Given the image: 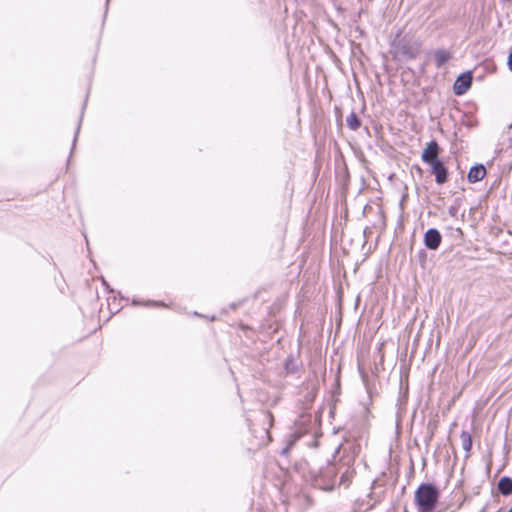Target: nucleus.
<instances>
[{"mask_svg": "<svg viewBox=\"0 0 512 512\" xmlns=\"http://www.w3.org/2000/svg\"><path fill=\"white\" fill-rule=\"evenodd\" d=\"M414 498L418 512H432L438 502L439 491L432 484H421Z\"/></svg>", "mask_w": 512, "mask_h": 512, "instance_id": "obj_1", "label": "nucleus"}, {"mask_svg": "<svg viewBox=\"0 0 512 512\" xmlns=\"http://www.w3.org/2000/svg\"><path fill=\"white\" fill-rule=\"evenodd\" d=\"M399 32L391 43V53L395 58L411 60L420 53V44L410 39L400 38Z\"/></svg>", "mask_w": 512, "mask_h": 512, "instance_id": "obj_2", "label": "nucleus"}, {"mask_svg": "<svg viewBox=\"0 0 512 512\" xmlns=\"http://www.w3.org/2000/svg\"><path fill=\"white\" fill-rule=\"evenodd\" d=\"M439 154V145L436 141H431L428 143L426 148L423 150L421 158L427 164H432L434 162L440 161L438 159Z\"/></svg>", "mask_w": 512, "mask_h": 512, "instance_id": "obj_3", "label": "nucleus"}, {"mask_svg": "<svg viewBox=\"0 0 512 512\" xmlns=\"http://www.w3.org/2000/svg\"><path fill=\"white\" fill-rule=\"evenodd\" d=\"M441 234L437 229H428L424 236V243L428 249L436 250L441 243Z\"/></svg>", "mask_w": 512, "mask_h": 512, "instance_id": "obj_4", "label": "nucleus"}, {"mask_svg": "<svg viewBox=\"0 0 512 512\" xmlns=\"http://www.w3.org/2000/svg\"><path fill=\"white\" fill-rule=\"evenodd\" d=\"M472 84V76L470 73L460 75L454 84V93L456 95L464 94Z\"/></svg>", "mask_w": 512, "mask_h": 512, "instance_id": "obj_5", "label": "nucleus"}, {"mask_svg": "<svg viewBox=\"0 0 512 512\" xmlns=\"http://www.w3.org/2000/svg\"><path fill=\"white\" fill-rule=\"evenodd\" d=\"M431 172L435 175L437 184H444L447 181V169L441 161L430 164Z\"/></svg>", "mask_w": 512, "mask_h": 512, "instance_id": "obj_6", "label": "nucleus"}, {"mask_svg": "<svg viewBox=\"0 0 512 512\" xmlns=\"http://www.w3.org/2000/svg\"><path fill=\"white\" fill-rule=\"evenodd\" d=\"M486 175V169L483 165L473 166L468 173V181L476 183L482 180Z\"/></svg>", "mask_w": 512, "mask_h": 512, "instance_id": "obj_7", "label": "nucleus"}, {"mask_svg": "<svg viewBox=\"0 0 512 512\" xmlns=\"http://www.w3.org/2000/svg\"><path fill=\"white\" fill-rule=\"evenodd\" d=\"M435 63L438 68L442 67L452 57V54L444 49H438L434 53Z\"/></svg>", "mask_w": 512, "mask_h": 512, "instance_id": "obj_8", "label": "nucleus"}, {"mask_svg": "<svg viewBox=\"0 0 512 512\" xmlns=\"http://www.w3.org/2000/svg\"><path fill=\"white\" fill-rule=\"evenodd\" d=\"M498 490L503 495L512 494V479L509 477H503L498 482Z\"/></svg>", "mask_w": 512, "mask_h": 512, "instance_id": "obj_9", "label": "nucleus"}, {"mask_svg": "<svg viewBox=\"0 0 512 512\" xmlns=\"http://www.w3.org/2000/svg\"><path fill=\"white\" fill-rule=\"evenodd\" d=\"M346 123H347V126L352 130H357L361 125V122H360L358 116L354 112L350 113L347 116Z\"/></svg>", "mask_w": 512, "mask_h": 512, "instance_id": "obj_10", "label": "nucleus"}, {"mask_svg": "<svg viewBox=\"0 0 512 512\" xmlns=\"http://www.w3.org/2000/svg\"><path fill=\"white\" fill-rule=\"evenodd\" d=\"M461 439H462L463 448L466 451H469L471 449V446H472V441H471L470 435L468 433H466V432H463L462 435H461Z\"/></svg>", "mask_w": 512, "mask_h": 512, "instance_id": "obj_11", "label": "nucleus"}, {"mask_svg": "<svg viewBox=\"0 0 512 512\" xmlns=\"http://www.w3.org/2000/svg\"><path fill=\"white\" fill-rule=\"evenodd\" d=\"M336 394H339V382L336 383V389L332 393V402L333 403H332L331 410H330L331 414H333V412H334V406L337 401Z\"/></svg>", "mask_w": 512, "mask_h": 512, "instance_id": "obj_12", "label": "nucleus"}, {"mask_svg": "<svg viewBox=\"0 0 512 512\" xmlns=\"http://www.w3.org/2000/svg\"><path fill=\"white\" fill-rule=\"evenodd\" d=\"M508 67H509V70L512 71V51L510 52L509 56H508Z\"/></svg>", "mask_w": 512, "mask_h": 512, "instance_id": "obj_13", "label": "nucleus"}, {"mask_svg": "<svg viewBox=\"0 0 512 512\" xmlns=\"http://www.w3.org/2000/svg\"><path fill=\"white\" fill-rule=\"evenodd\" d=\"M291 445H292V443H290V445H289V446H287L286 448H284V449L282 450V452H281V453H282L283 455H285V454L289 451V449H290Z\"/></svg>", "mask_w": 512, "mask_h": 512, "instance_id": "obj_14", "label": "nucleus"}, {"mask_svg": "<svg viewBox=\"0 0 512 512\" xmlns=\"http://www.w3.org/2000/svg\"><path fill=\"white\" fill-rule=\"evenodd\" d=\"M322 490H328L329 491V490H331V487L327 488V487L322 486Z\"/></svg>", "mask_w": 512, "mask_h": 512, "instance_id": "obj_15", "label": "nucleus"}, {"mask_svg": "<svg viewBox=\"0 0 512 512\" xmlns=\"http://www.w3.org/2000/svg\"><path fill=\"white\" fill-rule=\"evenodd\" d=\"M509 130H512V123L508 126Z\"/></svg>", "mask_w": 512, "mask_h": 512, "instance_id": "obj_16", "label": "nucleus"}, {"mask_svg": "<svg viewBox=\"0 0 512 512\" xmlns=\"http://www.w3.org/2000/svg\"><path fill=\"white\" fill-rule=\"evenodd\" d=\"M318 417H319V416L316 414V415H315V419H316V421L318 420Z\"/></svg>", "mask_w": 512, "mask_h": 512, "instance_id": "obj_17", "label": "nucleus"}, {"mask_svg": "<svg viewBox=\"0 0 512 512\" xmlns=\"http://www.w3.org/2000/svg\"><path fill=\"white\" fill-rule=\"evenodd\" d=\"M508 512H512V508Z\"/></svg>", "mask_w": 512, "mask_h": 512, "instance_id": "obj_18", "label": "nucleus"}]
</instances>
